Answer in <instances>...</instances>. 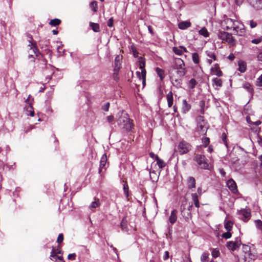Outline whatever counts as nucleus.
<instances>
[{
    "instance_id": "obj_26",
    "label": "nucleus",
    "mask_w": 262,
    "mask_h": 262,
    "mask_svg": "<svg viewBox=\"0 0 262 262\" xmlns=\"http://www.w3.org/2000/svg\"><path fill=\"white\" fill-rule=\"evenodd\" d=\"M90 26L94 32H99L100 31V27L98 24L90 22Z\"/></svg>"
},
{
    "instance_id": "obj_31",
    "label": "nucleus",
    "mask_w": 262,
    "mask_h": 262,
    "mask_svg": "<svg viewBox=\"0 0 262 262\" xmlns=\"http://www.w3.org/2000/svg\"><path fill=\"white\" fill-rule=\"evenodd\" d=\"M197 84V81L194 78H191L188 83V88L190 89H193Z\"/></svg>"
},
{
    "instance_id": "obj_29",
    "label": "nucleus",
    "mask_w": 262,
    "mask_h": 262,
    "mask_svg": "<svg viewBox=\"0 0 262 262\" xmlns=\"http://www.w3.org/2000/svg\"><path fill=\"white\" fill-rule=\"evenodd\" d=\"M233 226V223L231 221H227L226 220L224 222V227L226 229V230L228 231H230L231 230Z\"/></svg>"
},
{
    "instance_id": "obj_33",
    "label": "nucleus",
    "mask_w": 262,
    "mask_h": 262,
    "mask_svg": "<svg viewBox=\"0 0 262 262\" xmlns=\"http://www.w3.org/2000/svg\"><path fill=\"white\" fill-rule=\"evenodd\" d=\"M186 73V71L184 67H181V69H179L177 71V74L179 76V77L182 78L184 77Z\"/></svg>"
},
{
    "instance_id": "obj_10",
    "label": "nucleus",
    "mask_w": 262,
    "mask_h": 262,
    "mask_svg": "<svg viewBox=\"0 0 262 262\" xmlns=\"http://www.w3.org/2000/svg\"><path fill=\"white\" fill-rule=\"evenodd\" d=\"M170 80L171 82L172 85L174 87H176L177 89L181 88H182V79L181 78L178 79H174L173 76H170Z\"/></svg>"
},
{
    "instance_id": "obj_22",
    "label": "nucleus",
    "mask_w": 262,
    "mask_h": 262,
    "mask_svg": "<svg viewBox=\"0 0 262 262\" xmlns=\"http://www.w3.org/2000/svg\"><path fill=\"white\" fill-rule=\"evenodd\" d=\"M191 108V105L187 103L186 99L183 100L182 104V112L184 113H186L188 112Z\"/></svg>"
},
{
    "instance_id": "obj_46",
    "label": "nucleus",
    "mask_w": 262,
    "mask_h": 262,
    "mask_svg": "<svg viewBox=\"0 0 262 262\" xmlns=\"http://www.w3.org/2000/svg\"><path fill=\"white\" fill-rule=\"evenodd\" d=\"M198 127L200 129V132L202 134H204L206 132V128L204 127V125L202 124L201 123L199 122L198 124Z\"/></svg>"
},
{
    "instance_id": "obj_63",
    "label": "nucleus",
    "mask_w": 262,
    "mask_h": 262,
    "mask_svg": "<svg viewBox=\"0 0 262 262\" xmlns=\"http://www.w3.org/2000/svg\"><path fill=\"white\" fill-rule=\"evenodd\" d=\"M235 243H236L238 246V248H239L242 244L241 240L239 237H237L235 238V241L234 242Z\"/></svg>"
},
{
    "instance_id": "obj_30",
    "label": "nucleus",
    "mask_w": 262,
    "mask_h": 262,
    "mask_svg": "<svg viewBox=\"0 0 262 262\" xmlns=\"http://www.w3.org/2000/svg\"><path fill=\"white\" fill-rule=\"evenodd\" d=\"M209 253L207 251L204 252L202 253L200 260L201 262H207L209 259Z\"/></svg>"
},
{
    "instance_id": "obj_55",
    "label": "nucleus",
    "mask_w": 262,
    "mask_h": 262,
    "mask_svg": "<svg viewBox=\"0 0 262 262\" xmlns=\"http://www.w3.org/2000/svg\"><path fill=\"white\" fill-rule=\"evenodd\" d=\"M86 83H87V82L85 80H78L77 82V86H79L81 88H82Z\"/></svg>"
},
{
    "instance_id": "obj_45",
    "label": "nucleus",
    "mask_w": 262,
    "mask_h": 262,
    "mask_svg": "<svg viewBox=\"0 0 262 262\" xmlns=\"http://www.w3.org/2000/svg\"><path fill=\"white\" fill-rule=\"evenodd\" d=\"M90 7L94 12L97 11V2L95 1L91 2L90 4Z\"/></svg>"
},
{
    "instance_id": "obj_52",
    "label": "nucleus",
    "mask_w": 262,
    "mask_h": 262,
    "mask_svg": "<svg viewBox=\"0 0 262 262\" xmlns=\"http://www.w3.org/2000/svg\"><path fill=\"white\" fill-rule=\"evenodd\" d=\"M247 254L248 255L249 258L252 260H254L257 257L256 254L252 253L251 250L250 251V252H248Z\"/></svg>"
},
{
    "instance_id": "obj_36",
    "label": "nucleus",
    "mask_w": 262,
    "mask_h": 262,
    "mask_svg": "<svg viewBox=\"0 0 262 262\" xmlns=\"http://www.w3.org/2000/svg\"><path fill=\"white\" fill-rule=\"evenodd\" d=\"M192 61L195 64H198L200 62V57L198 53L195 52L192 55Z\"/></svg>"
},
{
    "instance_id": "obj_62",
    "label": "nucleus",
    "mask_w": 262,
    "mask_h": 262,
    "mask_svg": "<svg viewBox=\"0 0 262 262\" xmlns=\"http://www.w3.org/2000/svg\"><path fill=\"white\" fill-rule=\"evenodd\" d=\"M192 200L193 201L199 200V195L196 193H193L191 194Z\"/></svg>"
},
{
    "instance_id": "obj_49",
    "label": "nucleus",
    "mask_w": 262,
    "mask_h": 262,
    "mask_svg": "<svg viewBox=\"0 0 262 262\" xmlns=\"http://www.w3.org/2000/svg\"><path fill=\"white\" fill-rule=\"evenodd\" d=\"M251 250V247L247 245L244 244L243 245V252L247 254L248 252H250Z\"/></svg>"
},
{
    "instance_id": "obj_34",
    "label": "nucleus",
    "mask_w": 262,
    "mask_h": 262,
    "mask_svg": "<svg viewBox=\"0 0 262 262\" xmlns=\"http://www.w3.org/2000/svg\"><path fill=\"white\" fill-rule=\"evenodd\" d=\"M175 63L176 64L179 66V69H181V67H184L185 66L184 61L180 58H176L175 59Z\"/></svg>"
},
{
    "instance_id": "obj_3",
    "label": "nucleus",
    "mask_w": 262,
    "mask_h": 262,
    "mask_svg": "<svg viewBox=\"0 0 262 262\" xmlns=\"http://www.w3.org/2000/svg\"><path fill=\"white\" fill-rule=\"evenodd\" d=\"M193 160L199 165L201 166L203 169H209V165L206 161V159L204 155L197 154L194 156Z\"/></svg>"
},
{
    "instance_id": "obj_21",
    "label": "nucleus",
    "mask_w": 262,
    "mask_h": 262,
    "mask_svg": "<svg viewBox=\"0 0 262 262\" xmlns=\"http://www.w3.org/2000/svg\"><path fill=\"white\" fill-rule=\"evenodd\" d=\"M29 45L28 46L30 47V49H32L33 53L36 56H38V54L40 53L35 43H33L31 40H28Z\"/></svg>"
},
{
    "instance_id": "obj_19",
    "label": "nucleus",
    "mask_w": 262,
    "mask_h": 262,
    "mask_svg": "<svg viewBox=\"0 0 262 262\" xmlns=\"http://www.w3.org/2000/svg\"><path fill=\"white\" fill-rule=\"evenodd\" d=\"M121 57L119 55H117L114 60V69L120 70L121 66Z\"/></svg>"
},
{
    "instance_id": "obj_56",
    "label": "nucleus",
    "mask_w": 262,
    "mask_h": 262,
    "mask_svg": "<svg viewBox=\"0 0 262 262\" xmlns=\"http://www.w3.org/2000/svg\"><path fill=\"white\" fill-rule=\"evenodd\" d=\"M114 18L113 17H111L107 22V25L109 27H112L114 26Z\"/></svg>"
},
{
    "instance_id": "obj_58",
    "label": "nucleus",
    "mask_w": 262,
    "mask_h": 262,
    "mask_svg": "<svg viewBox=\"0 0 262 262\" xmlns=\"http://www.w3.org/2000/svg\"><path fill=\"white\" fill-rule=\"evenodd\" d=\"M63 234L62 233L59 234L57 239V242L59 244L62 243L63 241Z\"/></svg>"
},
{
    "instance_id": "obj_8",
    "label": "nucleus",
    "mask_w": 262,
    "mask_h": 262,
    "mask_svg": "<svg viewBox=\"0 0 262 262\" xmlns=\"http://www.w3.org/2000/svg\"><path fill=\"white\" fill-rule=\"evenodd\" d=\"M249 4L255 10L262 9V0H247Z\"/></svg>"
},
{
    "instance_id": "obj_43",
    "label": "nucleus",
    "mask_w": 262,
    "mask_h": 262,
    "mask_svg": "<svg viewBox=\"0 0 262 262\" xmlns=\"http://www.w3.org/2000/svg\"><path fill=\"white\" fill-rule=\"evenodd\" d=\"M222 139L223 141V143L226 146V148H228V144L227 143V135L225 133H222Z\"/></svg>"
},
{
    "instance_id": "obj_4",
    "label": "nucleus",
    "mask_w": 262,
    "mask_h": 262,
    "mask_svg": "<svg viewBox=\"0 0 262 262\" xmlns=\"http://www.w3.org/2000/svg\"><path fill=\"white\" fill-rule=\"evenodd\" d=\"M120 122L122 123L123 127L127 131L130 132L133 127L132 121L128 118L124 117L120 119Z\"/></svg>"
},
{
    "instance_id": "obj_39",
    "label": "nucleus",
    "mask_w": 262,
    "mask_h": 262,
    "mask_svg": "<svg viewBox=\"0 0 262 262\" xmlns=\"http://www.w3.org/2000/svg\"><path fill=\"white\" fill-rule=\"evenodd\" d=\"M211 255H212V256L214 258L218 257L220 255V252L219 250L217 248L212 249V251H211Z\"/></svg>"
},
{
    "instance_id": "obj_20",
    "label": "nucleus",
    "mask_w": 262,
    "mask_h": 262,
    "mask_svg": "<svg viewBox=\"0 0 262 262\" xmlns=\"http://www.w3.org/2000/svg\"><path fill=\"white\" fill-rule=\"evenodd\" d=\"M226 247L227 248L232 251H234L238 248L237 244L236 243H235L233 241H229L227 242L226 244Z\"/></svg>"
},
{
    "instance_id": "obj_9",
    "label": "nucleus",
    "mask_w": 262,
    "mask_h": 262,
    "mask_svg": "<svg viewBox=\"0 0 262 262\" xmlns=\"http://www.w3.org/2000/svg\"><path fill=\"white\" fill-rule=\"evenodd\" d=\"M196 181L194 177L190 176L188 177L187 180V188L189 190H192L195 188Z\"/></svg>"
},
{
    "instance_id": "obj_15",
    "label": "nucleus",
    "mask_w": 262,
    "mask_h": 262,
    "mask_svg": "<svg viewBox=\"0 0 262 262\" xmlns=\"http://www.w3.org/2000/svg\"><path fill=\"white\" fill-rule=\"evenodd\" d=\"M107 162V157L105 154H103L101 157L100 161V166L99 168V172L101 173L103 168H104Z\"/></svg>"
},
{
    "instance_id": "obj_28",
    "label": "nucleus",
    "mask_w": 262,
    "mask_h": 262,
    "mask_svg": "<svg viewBox=\"0 0 262 262\" xmlns=\"http://www.w3.org/2000/svg\"><path fill=\"white\" fill-rule=\"evenodd\" d=\"M157 162V164L158 165L159 167L161 169L164 168L166 164L164 161L160 159L159 156H156V160H155Z\"/></svg>"
},
{
    "instance_id": "obj_1",
    "label": "nucleus",
    "mask_w": 262,
    "mask_h": 262,
    "mask_svg": "<svg viewBox=\"0 0 262 262\" xmlns=\"http://www.w3.org/2000/svg\"><path fill=\"white\" fill-rule=\"evenodd\" d=\"M219 38L222 40L227 42L229 44L232 46H235L236 44V40L232 36L231 34L225 32V31H220L218 33Z\"/></svg>"
},
{
    "instance_id": "obj_24",
    "label": "nucleus",
    "mask_w": 262,
    "mask_h": 262,
    "mask_svg": "<svg viewBox=\"0 0 262 262\" xmlns=\"http://www.w3.org/2000/svg\"><path fill=\"white\" fill-rule=\"evenodd\" d=\"M50 257L55 259L56 261L57 260H59V261L64 260L62 256L57 255V253L55 252V249L54 248H53L52 249Z\"/></svg>"
},
{
    "instance_id": "obj_18",
    "label": "nucleus",
    "mask_w": 262,
    "mask_h": 262,
    "mask_svg": "<svg viewBox=\"0 0 262 262\" xmlns=\"http://www.w3.org/2000/svg\"><path fill=\"white\" fill-rule=\"evenodd\" d=\"M191 26V23L188 20L181 21L178 24V27L181 30H185Z\"/></svg>"
},
{
    "instance_id": "obj_61",
    "label": "nucleus",
    "mask_w": 262,
    "mask_h": 262,
    "mask_svg": "<svg viewBox=\"0 0 262 262\" xmlns=\"http://www.w3.org/2000/svg\"><path fill=\"white\" fill-rule=\"evenodd\" d=\"M76 254L75 253H70L68 256V258L69 260H75L76 258Z\"/></svg>"
},
{
    "instance_id": "obj_51",
    "label": "nucleus",
    "mask_w": 262,
    "mask_h": 262,
    "mask_svg": "<svg viewBox=\"0 0 262 262\" xmlns=\"http://www.w3.org/2000/svg\"><path fill=\"white\" fill-rule=\"evenodd\" d=\"M231 236H232V234L230 232V231H228L226 232L223 233L222 235V237L225 239H229V238H231Z\"/></svg>"
},
{
    "instance_id": "obj_35",
    "label": "nucleus",
    "mask_w": 262,
    "mask_h": 262,
    "mask_svg": "<svg viewBox=\"0 0 262 262\" xmlns=\"http://www.w3.org/2000/svg\"><path fill=\"white\" fill-rule=\"evenodd\" d=\"M123 189L126 198H128L129 196V188L127 182H124Z\"/></svg>"
},
{
    "instance_id": "obj_37",
    "label": "nucleus",
    "mask_w": 262,
    "mask_h": 262,
    "mask_svg": "<svg viewBox=\"0 0 262 262\" xmlns=\"http://www.w3.org/2000/svg\"><path fill=\"white\" fill-rule=\"evenodd\" d=\"M120 227L122 230L126 231L127 229L126 217H124L120 223Z\"/></svg>"
},
{
    "instance_id": "obj_48",
    "label": "nucleus",
    "mask_w": 262,
    "mask_h": 262,
    "mask_svg": "<svg viewBox=\"0 0 262 262\" xmlns=\"http://www.w3.org/2000/svg\"><path fill=\"white\" fill-rule=\"evenodd\" d=\"M206 53L207 56L211 58L213 60L215 61L216 60V57L213 52L207 51Z\"/></svg>"
},
{
    "instance_id": "obj_27",
    "label": "nucleus",
    "mask_w": 262,
    "mask_h": 262,
    "mask_svg": "<svg viewBox=\"0 0 262 262\" xmlns=\"http://www.w3.org/2000/svg\"><path fill=\"white\" fill-rule=\"evenodd\" d=\"M199 33L200 35L203 36L205 37H207L209 36V33L206 27L202 28L199 31Z\"/></svg>"
},
{
    "instance_id": "obj_2",
    "label": "nucleus",
    "mask_w": 262,
    "mask_h": 262,
    "mask_svg": "<svg viewBox=\"0 0 262 262\" xmlns=\"http://www.w3.org/2000/svg\"><path fill=\"white\" fill-rule=\"evenodd\" d=\"M191 148V145L184 140L180 142L178 145V151L181 155L188 153Z\"/></svg>"
},
{
    "instance_id": "obj_38",
    "label": "nucleus",
    "mask_w": 262,
    "mask_h": 262,
    "mask_svg": "<svg viewBox=\"0 0 262 262\" xmlns=\"http://www.w3.org/2000/svg\"><path fill=\"white\" fill-rule=\"evenodd\" d=\"M213 84H215L216 86L221 87L222 86V81L221 79L214 78L212 80Z\"/></svg>"
},
{
    "instance_id": "obj_53",
    "label": "nucleus",
    "mask_w": 262,
    "mask_h": 262,
    "mask_svg": "<svg viewBox=\"0 0 262 262\" xmlns=\"http://www.w3.org/2000/svg\"><path fill=\"white\" fill-rule=\"evenodd\" d=\"M247 254L248 255L249 258L252 260H254L257 257L256 254L252 253L251 250L250 251V252H248Z\"/></svg>"
},
{
    "instance_id": "obj_13",
    "label": "nucleus",
    "mask_w": 262,
    "mask_h": 262,
    "mask_svg": "<svg viewBox=\"0 0 262 262\" xmlns=\"http://www.w3.org/2000/svg\"><path fill=\"white\" fill-rule=\"evenodd\" d=\"M177 210L176 209H173L171 211L170 215L169 216V217L168 218V221L171 225H173V224H174L177 221Z\"/></svg>"
},
{
    "instance_id": "obj_64",
    "label": "nucleus",
    "mask_w": 262,
    "mask_h": 262,
    "mask_svg": "<svg viewBox=\"0 0 262 262\" xmlns=\"http://www.w3.org/2000/svg\"><path fill=\"white\" fill-rule=\"evenodd\" d=\"M250 26L251 28H254L257 26V23L253 20L250 21Z\"/></svg>"
},
{
    "instance_id": "obj_41",
    "label": "nucleus",
    "mask_w": 262,
    "mask_h": 262,
    "mask_svg": "<svg viewBox=\"0 0 262 262\" xmlns=\"http://www.w3.org/2000/svg\"><path fill=\"white\" fill-rule=\"evenodd\" d=\"M27 111L28 112V115L31 117H33L34 116L33 107L31 104H30V105L27 108Z\"/></svg>"
},
{
    "instance_id": "obj_59",
    "label": "nucleus",
    "mask_w": 262,
    "mask_h": 262,
    "mask_svg": "<svg viewBox=\"0 0 262 262\" xmlns=\"http://www.w3.org/2000/svg\"><path fill=\"white\" fill-rule=\"evenodd\" d=\"M107 245L110 247L112 249L113 251L116 254V255L117 256V258H118V259H119V254H118V250L117 249V248H115V247H114L112 244L110 245L108 243H107Z\"/></svg>"
},
{
    "instance_id": "obj_50",
    "label": "nucleus",
    "mask_w": 262,
    "mask_h": 262,
    "mask_svg": "<svg viewBox=\"0 0 262 262\" xmlns=\"http://www.w3.org/2000/svg\"><path fill=\"white\" fill-rule=\"evenodd\" d=\"M110 106V102H106L102 105L101 109L105 112H107L109 110Z\"/></svg>"
},
{
    "instance_id": "obj_14",
    "label": "nucleus",
    "mask_w": 262,
    "mask_h": 262,
    "mask_svg": "<svg viewBox=\"0 0 262 262\" xmlns=\"http://www.w3.org/2000/svg\"><path fill=\"white\" fill-rule=\"evenodd\" d=\"M101 205V202L98 198H94V201L92 202L89 206L90 209H96L99 207Z\"/></svg>"
},
{
    "instance_id": "obj_11",
    "label": "nucleus",
    "mask_w": 262,
    "mask_h": 262,
    "mask_svg": "<svg viewBox=\"0 0 262 262\" xmlns=\"http://www.w3.org/2000/svg\"><path fill=\"white\" fill-rule=\"evenodd\" d=\"M185 206L183 204H182L180 207V210L181 212V214L182 216L185 219V221H188L191 218V212H187V215H186L185 214L186 210Z\"/></svg>"
},
{
    "instance_id": "obj_6",
    "label": "nucleus",
    "mask_w": 262,
    "mask_h": 262,
    "mask_svg": "<svg viewBox=\"0 0 262 262\" xmlns=\"http://www.w3.org/2000/svg\"><path fill=\"white\" fill-rule=\"evenodd\" d=\"M227 185L228 188L230 189L232 193L237 194L238 193L237 187L235 182L232 179H229L227 181Z\"/></svg>"
},
{
    "instance_id": "obj_25",
    "label": "nucleus",
    "mask_w": 262,
    "mask_h": 262,
    "mask_svg": "<svg viewBox=\"0 0 262 262\" xmlns=\"http://www.w3.org/2000/svg\"><path fill=\"white\" fill-rule=\"evenodd\" d=\"M156 72L158 75V76L160 78V79L162 81L164 77H165V72L164 71L159 68V67H157L156 68Z\"/></svg>"
},
{
    "instance_id": "obj_47",
    "label": "nucleus",
    "mask_w": 262,
    "mask_h": 262,
    "mask_svg": "<svg viewBox=\"0 0 262 262\" xmlns=\"http://www.w3.org/2000/svg\"><path fill=\"white\" fill-rule=\"evenodd\" d=\"M202 143L203 144V146L205 147H206L210 143V139L208 137H204L202 138Z\"/></svg>"
},
{
    "instance_id": "obj_16",
    "label": "nucleus",
    "mask_w": 262,
    "mask_h": 262,
    "mask_svg": "<svg viewBox=\"0 0 262 262\" xmlns=\"http://www.w3.org/2000/svg\"><path fill=\"white\" fill-rule=\"evenodd\" d=\"M243 88L245 89L247 92H248L250 94L251 98H253V96L254 95V90L252 85L249 82H246L243 83Z\"/></svg>"
},
{
    "instance_id": "obj_60",
    "label": "nucleus",
    "mask_w": 262,
    "mask_h": 262,
    "mask_svg": "<svg viewBox=\"0 0 262 262\" xmlns=\"http://www.w3.org/2000/svg\"><path fill=\"white\" fill-rule=\"evenodd\" d=\"M133 54L134 57L137 58L138 57L139 52L137 51L133 46H132Z\"/></svg>"
},
{
    "instance_id": "obj_40",
    "label": "nucleus",
    "mask_w": 262,
    "mask_h": 262,
    "mask_svg": "<svg viewBox=\"0 0 262 262\" xmlns=\"http://www.w3.org/2000/svg\"><path fill=\"white\" fill-rule=\"evenodd\" d=\"M120 70L114 69V72L113 74V79L116 81L118 82L119 80V77L118 76V73Z\"/></svg>"
},
{
    "instance_id": "obj_17",
    "label": "nucleus",
    "mask_w": 262,
    "mask_h": 262,
    "mask_svg": "<svg viewBox=\"0 0 262 262\" xmlns=\"http://www.w3.org/2000/svg\"><path fill=\"white\" fill-rule=\"evenodd\" d=\"M238 70L242 73H244L247 70V63L242 60L238 61Z\"/></svg>"
},
{
    "instance_id": "obj_7",
    "label": "nucleus",
    "mask_w": 262,
    "mask_h": 262,
    "mask_svg": "<svg viewBox=\"0 0 262 262\" xmlns=\"http://www.w3.org/2000/svg\"><path fill=\"white\" fill-rule=\"evenodd\" d=\"M238 214L241 215V219L245 222H247L251 217V212L245 209H242L238 211Z\"/></svg>"
},
{
    "instance_id": "obj_54",
    "label": "nucleus",
    "mask_w": 262,
    "mask_h": 262,
    "mask_svg": "<svg viewBox=\"0 0 262 262\" xmlns=\"http://www.w3.org/2000/svg\"><path fill=\"white\" fill-rule=\"evenodd\" d=\"M256 85L259 87L262 86V74L257 79Z\"/></svg>"
},
{
    "instance_id": "obj_23",
    "label": "nucleus",
    "mask_w": 262,
    "mask_h": 262,
    "mask_svg": "<svg viewBox=\"0 0 262 262\" xmlns=\"http://www.w3.org/2000/svg\"><path fill=\"white\" fill-rule=\"evenodd\" d=\"M167 100V105L168 107H171L173 104V94L171 91H170L168 94L166 96Z\"/></svg>"
},
{
    "instance_id": "obj_12",
    "label": "nucleus",
    "mask_w": 262,
    "mask_h": 262,
    "mask_svg": "<svg viewBox=\"0 0 262 262\" xmlns=\"http://www.w3.org/2000/svg\"><path fill=\"white\" fill-rule=\"evenodd\" d=\"M210 70L212 74L215 75L217 77H221L223 75V73L220 69V66L217 63L215 64L214 67L211 68Z\"/></svg>"
},
{
    "instance_id": "obj_32",
    "label": "nucleus",
    "mask_w": 262,
    "mask_h": 262,
    "mask_svg": "<svg viewBox=\"0 0 262 262\" xmlns=\"http://www.w3.org/2000/svg\"><path fill=\"white\" fill-rule=\"evenodd\" d=\"M61 20L58 18H54L51 19L49 22V25L52 26L56 27L59 25L61 24Z\"/></svg>"
},
{
    "instance_id": "obj_42",
    "label": "nucleus",
    "mask_w": 262,
    "mask_h": 262,
    "mask_svg": "<svg viewBox=\"0 0 262 262\" xmlns=\"http://www.w3.org/2000/svg\"><path fill=\"white\" fill-rule=\"evenodd\" d=\"M182 49H180V47H174L172 48L173 52L177 55L181 56L183 54Z\"/></svg>"
},
{
    "instance_id": "obj_5",
    "label": "nucleus",
    "mask_w": 262,
    "mask_h": 262,
    "mask_svg": "<svg viewBox=\"0 0 262 262\" xmlns=\"http://www.w3.org/2000/svg\"><path fill=\"white\" fill-rule=\"evenodd\" d=\"M139 68L141 70V78H146V71L145 67V59L142 57H139Z\"/></svg>"
},
{
    "instance_id": "obj_44",
    "label": "nucleus",
    "mask_w": 262,
    "mask_h": 262,
    "mask_svg": "<svg viewBox=\"0 0 262 262\" xmlns=\"http://www.w3.org/2000/svg\"><path fill=\"white\" fill-rule=\"evenodd\" d=\"M256 227L259 230L262 231V221L260 220H256L254 221Z\"/></svg>"
},
{
    "instance_id": "obj_57",
    "label": "nucleus",
    "mask_w": 262,
    "mask_h": 262,
    "mask_svg": "<svg viewBox=\"0 0 262 262\" xmlns=\"http://www.w3.org/2000/svg\"><path fill=\"white\" fill-rule=\"evenodd\" d=\"M261 40H262L261 38V37H258V38L253 39L251 40V42L252 43L257 45L259 43H260L261 41Z\"/></svg>"
}]
</instances>
